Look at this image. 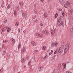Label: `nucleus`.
Listing matches in <instances>:
<instances>
[{"mask_svg":"<svg viewBox=\"0 0 73 73\" xmlns=\"http://www.w3.org/2000/svg\"><path fill=\"white\" fill-rule=\"evenodd\" d=\"M70 46L69 43H68L65 45V49L64 50V52H65V53H66V52L68 51L69 49V48H70Z\"/></svg>","mask_w":73,"mask_h":73,"instance_id":"nucleus-1","label":"nucleus"},{"mask_svg":"<svg viewBox=\"0 0 73 73\" xmlns=\"http://www.w3.org/2000/svg\"><path fill=\"white\" fill-rule=\"evenodd\" d=\"M68 6L69 7H70V3L69 2H66V3L64 5V7L65 8H67L68 7Z\"/></svg>","mask_w":73,"mask_h":73,"instance_id":"nucleus-2","label":"nucleus"},{"mask_svg":"<svg viewBox=\"0 0 73 73\" xmlns=\"http://www.w3.org/2000/svg\"><path fill=\"white\" fill-rule=\"evenodd\" d=\"M23 18L25 19L27 18V13H22Z\"/></svg>","mask_w":73,"mask_h":73,"instance_id":"nucleus-3","label":"nucleus"},{"mask_svg":"<svg viewBox=\"0 0 73 73\" xmlns=\"http://www.w3.org/2000/svg\"><path fill=\"white\" fill-rule=\"evenodd\" d=\"M36 35L37 37H40L41 38H42L43 36L41 35V34H39L38 33H36Z\"/></svg>","mask_w":73,"mask_h":73,"instance_id":"nucleus-4","label":"nucleus"},{"mask_svg":"<svg viewBox=\"0 0 73 73\" xmlns=\"http://www.w3.org/2000/svg\"><path fill=\"white\" fill-rule=\"evenodd\" d=\"M26 48L25 47H23L22 50L21 51L22 53H25L26 51Z\"/></svg>","mask_w":73,"mask_h":73,"instance_id":"nucleus-5","label":"nucleus"},{"mask_svg":"<svg viewBox=\"0 0 73 73\" xmlns=\"http://www.w3.org/2000/svg\"><path fill=\"white\" fill-rule=\"evenodd\" d=\"M56 29H54V31H53L52 30L51 32V36H53V35L54 34H55V33H56Z\"/></svg>","mask_w":73,"mask_h":73,"instance_id":"nucleus-6","label":"nucleus"},{"mask_svg":"<svg viewBox=\"0 0 73 73\" xmlns=\"http://www.w3.org/2000/svg\"><path fill=\"white\" fill-rule=\"evenodd\" d=\"M63 52V49L61 47H60L59 48V50H58L59 53H62Z\"/></svg>","mask_w":73,"mask_h":73,"instance_id":"nucleus-7","label":"nucleus"},{"mask_svg":"<svg viewBox=\"0 0 73 73\" xmlns=\"http://www.w3.org/2000/svg\"><path fill=\"white\" fill-rule=\"evenodd\" d=\"M43 68H42V67L41 66H40L39 67L38 70L39 72H41L42 71Z\"/></svg>","mask_w":73,"mask_h":73,"instance_id":"nucleus-8","label":"nucleus"},{"mask_svg":"<svg viewBox=\"0 0 73 73\" xmlns=\"http://www.w3.org/2000/svg\"><path fill=\"white\" fill-rule=\"evenodd\" d=\"M65 24H64V23H63L62 21H61L60 23L59 24V25L60 26H62L63 27L64 26Z\"/></svg>","mask_w":73,"mask_h":73,"instance_id":"nucleus-9","label":"nucleus"},{"mask_svg":"<svg viewBox=\"0 0 73 73\" xmlns=\"http://www.w3.org/2000/svg\"><path fill=\"white\" fill-rule=\"evenodd\" d=\"M61 68V63H59L58 65V69L59 70Z\"/></svg>","mask_w":73,"mask_h":73,"instance_id":"nucleus-10","label":"nucleus"},{"mask_svg":"<svg viewBox=\"0 0 73 73\" xmlns=\"http://www.w3.org/2000/svg\"><path fill=\"white\" fill-rule=\"evenodd\" d=\"M12 41L13 42V45H14V44L15 43V39L13 38H12Z\"/></svg>","mask_w":73,"mask_h":73,"instance_id":"nucleus-11","label":"nucleus"},{"mask_svg":"<svg viewBox=\"0 0 73 73\" xmlns=\"http://www.w3.org/2000/svg\"><path fill=\"white\" fill-rule=\"evenodd\" d=\"M25 58H22L21 60V62L22 63H23V62H25Z\"/></svg>","mask_w":73,"mask_h":73,"instance_id":"nucleus-12","label":"nucleus"},{"mask_svg":"<svg viewBox=\"0 0 73 73\" xmlns=\"http://www.w3.org/2000/svg\"><path fill=\"white\" fill-rule=\"evenodd\" d=\"M60 22H61V19L59 18V20H58L57 21V25H58V24H59V23H60Z\"/></svg>","mask_w":73,"mask_h":73,"instance_id":"nucleus-13","label":"nucleus"},{"mask_svg":"<svg viewBox=\"0 0 73 73\" xmlns=\"http://www.w3.org/2000/svg\"><path fill=\"white\" fill-rule=\"evenodd\" d=\"M66 64H64V68H63V70L64 71H65V68H66Z\"/></svg>","mask_w":73,"mask_h":73,"instance_id":"nucleus-14","label":"nucleus"},{"mask_svg":"<svg viewBox=\"0 0 73 73\" xmlns=\"http://www.w3.org/2000/svg\"><path fill=\"white\" fill-rule=\"evenodd\" d=\"M17 12L16 10H14V15L15 16H16V15H17Z\"/></svg>","mask_w":73,"mask_h":73,"instance_id":"nucleus-15","label":"nucleus"},{"mask_svg":"<svg viewBox=\"0 0 73 73\" xmlns=\"http://www.w3.org/2000/svg\"><path fill=\"white\" fill-rule=\"evenodd\" d=\"M58 45V42H55V43H54V45L55 46H57V45Z\"/></svg>","mask_w":73,"mask_h":73,"instance_id":"nucleus-16","label":"nucleus"},{"mask_svg":"<svg viewBox=\"0 0 73 73\" xmlns=\"http://www.w3.org/2000/svg\"><path fill=\"white\" fill-rule=\"evenodd\" d=\"M7 30V32H9L10 31V28L8 27H7L6 28Z\"/></svg>","mask_w":73,"mask_h":73,"instance_id":"nucleus-17","label":"nucleus"},{"mask_svg":"<svg viewBox=\"0 0 73 73\" xmlns=\"http://www.w3.org/2000/svg\"><path fill=\"white\" fill-rule=\"evenodd\" d=\"M31 44H32L34 46V45H36V43L35 42H34V41H33L31 42Z\"/></svg>","mask_w":73,"mask_h":73,"instance_id":"nucleus-18","label":"nucleus"},{"mask_svg":"<svg viewBox=\"0 0 73 73\" xmlns=\"http://www.w3.org/2000/svg\"><path fill=\"white\" fill-rule=\"evenodd\" d=\"M44 19H46V17H47V16H46V13H45L44 15Z\"/></svg>","mask_w":73,"mask_h":73,"instance_id":"nucleus-19","label":"nucleus"},{"mask_svg":"<svg viewBox=\"0 0 73 73\" xmlns=\"http://www.w3.org/2000/svg\"><path fill=\"white\" fill-rule=\"evenodd\" d=\"M32 17L33 19H36V15H33Z\"/></svg>","mask_w":73,"mask_h":73,"instance_id":"nucleus-20","label":"nucleus"},{"mask_svg":"<svg viewBox=\"0 0 73 73\" xmlns=\"http://www.w3.org/2000/svg\"><path fill=\"white\" fill-rule=\"evenodd\" d=\"M3 32H5V28H3L1 31V33H2Z\"/></svg>","mask_w":73,"mask_h":73,"instance_id":"nucleus-21","label":"nucleus"},{"mask_svg":"<svg viewBox=\"0 0 73 73\" xmlns=\"http://www.w3.org/2000/svg\"><path fill=\"white\" fill-rule=\"evenodd\" d=\"M73 12V10L71 9L70 10V14H69V15H72V12Z\"/></svg>","mask_w":73,"mask_h":73,"instance_id":"nucleus-22","label":"nucleus"},{"mask_svg":"<svg viewBox=\"0 0 73 73\" xmlns=\"http://www.w3.org/2000/svg\"><path fill=\"white\" fill-rule=\"evenodd\" d=\"M57 72V70L56 69H54L53 72V73H56Z\"/></svg>","mask_w":73,"mask_h":73,"instance_id":"nucleus-23","label":"nucleus"},{"mask_svg":"<svg viewBox=\"0 0 73 73\" xmlns=\"http://www.w3.org/2000/svg\"><path fill=\"white\" fill-rule=\"evenodd\" d=\"M19 4L20 5H24V3H23V2H19Z\"/></svg>","mask_w":73,"mask_h":73,"instance_id":"nucleus-24","label":"nucleus"},{"mask_svg":"<svg viewBox=\"0 0 73 73\" xmlns=\"http://www.w3.org/2000/svg\"><path fill=\"white\" fill-rule=\"evenodd\" d=\"M60 3H62L64 2L63 0H59Z\"/></svg>","mask_w":73,"mask_h":73,"instance_id":"nucleus-25","label":"nucleus"},{"mask_svg":"<svg viewBox=\"0 0 73 73\" xmlns=\"http://www.w3.org/2000/svg\"><path fill=\"white\" fill-rule=\"evenodd\" d=\"M34 13H35V14H36V13H37V11L36 9H34Z\"/></svg>","mask_w":73,"mask_h":73,"instance_id":"nucleus-26","label":"nucleus"},{"mask_svg":"<svg viewBox=\"0 0 73 73\" xmlns=\"http://www.w3.org/2000/svg\"><path fill=\"white\" fill-rule=\"evenodd\" d=\"M16 66H15L13 67V70L14 71H16Z\"/></svg>","mask_w":73,"mask_h":73,"instance_id":"nucleus-27","label":"nucleus"},{"mask_svg":"<svg viewBox=\"0 0 73 73\" xmlns=\"http://www.w3.org/2000/svg\"><path fill=\"white\" fill-rule=\"evenodd\" d=\"M19 23L18 22H17L15 24V25L16 27H17V26L19 25Z\"/></svg>","mask_w":73,"mask_h":73,"instance_id":"nucleus-28","label":"nucleus"},{"mask_svg":"<svg viewBox=\"0 0 73 73\" xmlns=\"http://www.w3.org/2000/svg\"><path fill=\"white\" fill-rule=\"evenodd\" d=\"M45 34L46 35H47L48 34V33H49V31H46L45 30Z\"/></svg>","mask_w":73,"mask_h":73,"instance_id":"nucleus-29","label":"nucleus"},{"mask_svg":"<svg viewBox=\"0 0 73 73\" xmlns=\"http://www.w3.org/2000/svg\"><path fill=\"white\" fill-rule=\"evenodd\" d=\"M51 46L52 47H53L54 46V44L53 42H52L51 44Z\"/></svg>","mask_w":73,"mask_h":73,"instance_id":"nucleus-30","label":"nucleus"},{"mask_svg":"<svg viewBox=\"0 0 73 73\" xmlns=\"http://www.w3.org/2000/svg\"><path fill=\"white\" fill-rule=\"evenodd\" d=\"M20 46H21V44H19L18 47V49H20Z\"/></svg>","mask_w":73,"mask_h":73,"instance_id":"nucleus-31","label":"nucleus"},{"mask_svg":"<svg viewBox=\"0 0 73 73\" xmlns=\"http://www.w3.org/2000/svg\"><path fill=\"white\" fill-rule=\"evenodd\" d=\"M46 48V47L45 46H43L42 47V50H45Z\"/></svg>","mask_w":73,"mask_h":73,"instance_id":"nucleus-32","label":"nucleus"},{"mask_svg":"<svg viewBox=\"0 0 73 73\" xmlns=\"http://www.w3.org/2000/svg\"><path fill=\"white\" fill-rule=\"evenodd\" d=\"M3 4H4V3H3L1 5V7H2V8H3L4 7V5Z\"/></svg>","mask_w":73,"mask_h":73,"instance_id":"nucleus-33","label":"nucleus"},{"mask_svg":"<svg viewBox=\"0 0 73 73\" xmlns=\"http://www.w3.org/2000/svg\"><path fill=\"white\" fill-rule=\"evenodd\" d=\"M3 41L4 43H5L8 42V41L7 40H4Z\"/></svg>","mask_w":73,"mask_h":73,"instance_id":"nucleus-34","label":"nucleus"},{"mask_svg":"<svg viewBox=\"0 0 73 73\" xmlns=\"http://www.w3.org/2000/svg\"><path fill=\"white\" fill-rule=\"evenodd\" d=\"M58 16V14H57V13H56L55 16V18H57V16Z\"/></svg>","mask_w":73,"mask_h":73,"instance_id":"nucleus-35","label":"nucleus"},{"mask_svg":"<svg viewBox=\"0 0 73 73\" xmlns=\"http://www.w3.org/2000/svg\"><path fill=\"white\" fill-rule=\"evenodd\" d=\"M47 57H48V55H46V56H44V59H46V58H47Z\"/></svg>","mask_w":73,"mask_h":73,"instance_id":"nucleus-36","label":"nucleus"},{"mask_svg":"<svg viewBox=\"0 0 73 73\" xmlns=\"http://www.w3.org/2000/svg\"><path fill=\"white\" fill-rule=\"evenodd\" d=\"M45 31H44V30H43L42 31V33H43V34H45Z\"/></svg>","mask_w":73,"mask_h":73,"instance_id":"nucleus-37","label":"nucleus"},{"mask_svg":"<svg viewBox=\"0 0 73 73\" xmlns=\"http://www.w3.org/2000/svg\"><path fill=\"white\" fill-rule=\"evenodd\" d=\"M66 73H72V72L70 71H68L66 72Z\"/></svg>","mask_w":73,"mask_h":73,"instance_id":"nucleus-38","label":"nucleus"},{"mask_svg":"<svg viewBox=\"0 0 73 73\" xmlns=\"http://www.w3.org/2000/svg\"><path fill=\"white\" fill-rule=\"evenodd\" d=\"M35 52L36 53H38V50H35Z\"/></svg>","mask_w":73,"mask_h":73,"instance_id":"nucleus-39","label":"nucleus"},{"mask_svg":"<svg viewBox=\"0 0 73 73\" xmlns=\"http://www.w3.org/2000/svg\"><path fill=\"white\" fill-rule=\"evenodd\" d=\"M58 11H62V9H58Z\"/></svg>","mask_w":73,"mask_h":73,"instance_id":"nucleus-40","label":"nucleus"},{"mask_svg":"<svg viewBox=\"0 0 73 73\" xmlns=\"http://www.w3.org/2000/svg\"><path fill=\"white\" fill-rule=\"evenodd\" d=\"M31 61L30 62V61H29V62L28 63V65H30L31 64Z\"/></svg>","mask_w":73,"mask_h":73,"instance_id":"nucleus-41","label":"nucleus"},{"mask_svg":"<svg viewBox=\"0 0 73 73\" xmlns=\"http://www.w3.org/2000/svg\"><path fill=\"white\" fill-rule=\"evenodd\" d=\"M3 54H5V53H6V51H5V50H4L3 51Z\"/></svg>","mask_w":73,"mask_h":73,"instance_id":"nucleus-42","label":"nucleus"},{"mask_svg":"<svg viewBox=\"0 0 73 73\" xmlns=\"http://www.w3.org/2000/svg\"><path fill=\"white\" fill-rule=\"evenodd\" d=\"M10 8V6L9 5H8L7 7V9H9Z\"/></svg>","mask_w":73,"mask_h":73,"instance_id":"nucleus-43","label":"nucleus"},{"mask_svg":"<svg viewBox=\"0 0 73 73\" xmlns=\"http://www.w3.org/2000/svg\"><path fill=\"white\" fill-rule=\"evenodd\" d=\"M36 6H37V5L36 4H35L34 5V7L35 8H36Z\"/></svg>","mask_w":73,"mask_h":73,"instance_id":"nucleus-44","label":"nucleus"},{"mask_svg":"<svg viewBox=\"0 0 73 73\" xmlns=\"http://www.w3.org/2000/svg\"><path fill=\"white\" fill-rule=\"evenodd\" d=\"M40 25H41V27H42L43 25H44V24H43V23H42L40 24Z\"/></svg>","mask_w":73,"mask_h":73,"instance_id":"nucleus-45","label":"nucleus"},{"mask_svg":"<svg viewBox=\"0 0 73 73\" xmlns=\"http://www.w3.org/2000/svg\"><path fill=\"white\" fill-rule=\"evenodd\" d=\"M4 22L5 23H7V20L6 19L5 20V19Z\"/></svg>","mask_w":73,"mask_h":73,"instance_id":"nucleus-46","label":"nucleus"},{"mask_svg":"<svg viewBox=\"0 0 73 73\" xmlns=\"http://www.w3.org/2000/svg\"><path fill=\"white\" fill-rule=\"evenodd\" d=\"M18 31L19 32H20V29H19L18 30Z\"/></svg>","mask_w":73,"mask_h":73,"instance_id":"nucleus-47","label":"nucleus"},{"mask_svg":"<svg viewBox=\"0 0 73 73\" xmlns=\"http://www.w3.org/2000/svg\"><path fill=\"white\" fill-rule=\"evenodd\" d=\"M57 53V50H56L54 52V54H56V53Z\"/></svg>","mask_w":73,"mask_h":73,"instance_id":"nucleus-48","label":"nucleus"},{"mask_svg":"<svg viewBox=\"0 0 73 73\" xmlns=\"http://www.w3.org/2000/svg\"><path fill=\"white\" fill-rule=\"evenodd\" d=\"M35 56H33L32 58H33V59H35Z\"/></svg>","mask_w":73,"mask_h":73,"instance_id":"nucleus-49","label":"nucleus"},{"mask_svg":"<svg viewBox=\"0 0 73 73\" xmlns=\"http://www.w3.org/2000/svg\"><path fill=\"white\" fill-rule=\"evenodd\" d=\"M17 9L18 11H19V10L20 8H19V7H17Z\"/></svg>","mask_w":73,"mask_h":73,"instance_id":"nucleus-50","label":"nucleus"},{"mask_svg":"<svg viewBox=\"0 0 73 73\" xmlns=\"http://www.w3.org/2000/svg\"><path fill=\"white\" fill-rule=\"evenodd\" d=\"M37 19H36V20H35V23H36L37 22Z\"/></svg>","mask_w":73,"mask_h":73,"instance_id":"nucleus-51","label":"nucleus"},{"mask_svg":"<svg viewBox=\"0 0 73 73\" xmlns=\"http://www.w3.org/2000/svg\"><path fill=\"white\" fill-rule=\"evenodd\" d=\"M56 56V55H55L53 56V57L55 58Z\"/></svg>","mask_w":73,"mask_h":73,"instance_id":"nucleus-52","label":"nucleus"},{"mask_svg":"<svg viewBox=\"0 0 73 73\" xmlns=\"http://www.w3.org/2000/svg\"><path fill=\"white\" fill-rule=\"evenodd\" d=\"M53 50H51V53H53Z\"/></svg>","mask_w":73,"mask_h":73,"instance_id":"nucleus-53","label":"nucleus"},{"mask_svg":"<svg viewBox=\"0 0 73 73\" xmlns=\"http://www.w3.org/2000/svg\"><path fill=\"white\" fill-rule=\"evenodd\" d=\"M52 54L51 52H50L49 53V54L50 55V54Z\"/></svg>","mask_w":73,"mask_h":73,"instance_id":"nucleus-54","label":"nucleus"},{"mask_svg":"<svg viewBox=\"0 0 73 73\" xmlns=\"http://www.w3.org/2000/svg\"><path fill=\"white\" fill-rule=\"evenodd\" d=\"M55 60V58H52V60Z\"/></svg>","mask_w":73,"mask_h":73,"instance_id":"nucleus-55","label":"nucleus"},{"mask_svg":"<svg viewBox=\"0 0 73 73\" xmlns=\"http://www.w3.org/2000/svg\"><path fill=\"white\" fill-rule=\"evenodd\" d=\"M29 57L28 56H27L26 58L27 59H28V58H29Z\"/></svg>","mask_w":73,"mask_h":73,"instance_id":"nucleus-56","label":"nucleus"},{"mask_svg":"<svg viewBox=\"0 0 73 73\" xmlns=\"http://www.w3.org/2000/svg\"><path fill=\"white\" fill-rule=\"evenodd\" d=\"M7 56H8L9 57H10V55H8Z\"/></svg>","mask_w":73,"mask_h":73,"instance_id":"nucleus-57","label":"nucleus"},{"mask_svg":"<svg viewBox=\"0 0 73 73\" xmlns=\"http://www.w3.org/2000/svg\"><path fill=\"white\" fill-rule=\"evenodd\" d=\"M4 45H2V47L3 48H4Z\"/></svg>","mask_w":73,"mask_h":73,"instance_id":"nucleus-58","label":"nucleus"},{"mask_svg":"<svg viewBox=\"0 0 73 73\" xmlns=\"http://www.w3.org/2000/svg\"><path fill=\"white\" fill-rule=\"evenodd\" d=\"M40 1H41L42 2V1H44V0H40Z\"/></svg>","mask_w":73,"mask_h":73,"instance_id":"nucleus-59","label":"nucleus"},{"mask_svg":"<svg viewBox=\"0 0 73 73\" xmlns=\"http://www.w3.org/2000/svg\"><path fill=\"white\" fill-rule=\"evenodd\" d=\"M62 15H64V12H63V13H62Z\"/></svg>","mask_w":73,"mask_h":73,"instance_id":"nucleus-60","label":"nucleus"},{"mask_svg":"<svg viewBox=\"0 0 73 73\" xmlns=\"http://www.w3.org/2000/svg\"><path fill=\"white\" fill-rule=\"evenodd\" d=\"M24 68H26V66H24Z\"/></svg>","mask_w":73,"mask_h":73,"instance_id":"nucleus-61","label":"nucleus"},{"mask_svg":"<svg viewBox=\"0 0 73 73\" xmlns=\"http://www.w3.org/2000/svg\"><path fill=\"white\" fill-rule=\"evenodd\" d=\"M23 32H24V33H25V31H23Z\"/></svg>","mask_w":73,"mask_h":73,"instance_id":"nucleus-62","label":"nucleus"},{"mask_svg":"<svg viewBox=\"0 0 73 73\" xmlns=\"http://www.w3.org/2000/svg\"><path fill=\"white\" fill-rule=\"evenodd\" d=\"M51 0H48V1H51Z\"/></svg>","mask_w":73,"mask_h":73,"instance_id":"nucleus-63","label":"nucleus"},{"mask_svg":"<svg viewBox=\"0 0 73 73\" xmlns=\"http://www.w3.org/2000/svg\"><path fill=\"white\" fill-rule=\"evenodd\" d=\"M18 73H20V72H18Z\"/></svg>","mask_w":73,"mask_h":73,"instance_id":"nucleus-64","label":"nucleus"}]
</instances>
